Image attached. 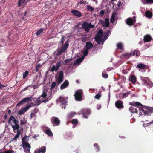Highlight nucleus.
Listing matches in <instances>:
<instances>
[{
  "label": "nucleus",
  "instance_id": "f257e3e1",
  "mask_svg": "<svg viewBox=\"0 0 153 153\" xmlns=\"http://www.w3.org/2000/svg\"><path fill=\"white\" fill-rule=\"evenodd\" d=\"M19 121L16 120L13 116H11L8 120V123L9 125H11V126L13 130H17V134L20 135L21 131L19 129L20 126L19 124Z\"/></svg>",
  "mask_w": 153,
  "mask_h": 153
},
{
  "label": "nucleus",
  "instance_id": "f03ea898",
  "mask_svg": "<svg viewBox=\"0 0 153 153\" xmlns=\"http://www.w3.org/2000/svg\"><path fill=\"white\" fill-rule=\"evenodd\" d=\"M130 105H131L129 108V111L132 113H138V111L137 109L138 108L140 110V108L138 107L139 106H143V105L140 103L138 102H133L130 103Z\"/></svg>",
  "mask_w": 153,
  "mask_h": 153
},
{
  "label": "nucleus",
  "instance_id": "7ed1b4c3",
  "mask_svg": "<svg viewBox=\"0 0 153 153\" xmlns=\"http://www.w3.org/2000/svg\"><path fill=\"white\" fill-rule=\"evenodd\" d=\"M146 110H144L143 108L140 109V115H144L146 116H150L151 114L153 112V108L147 107L146 108Z\"/></svg>",
  "mask_w": 153,
  "mask_h": 153
},
{
  "label": "nucleus",
  "instance_id": "20e7f679",
  "mask_svg": "<svg viewBox=\"0 0 153 153\" xmlns=\"http://www.w3.org/2000/svg\"><path fill=\"white\" fill-rule=\"evenodd\" d=\"M58 76H55L56 82L57 83L58 85H59L63 80L64 73L62 71H58L57 72Z\"/></svg>",
  "mask_w": 153,
  "mask_h": 153
},
{
  "label": "nucleus",
  "instance_id": "39448f33",
  "mask_svg": "<svg viewBox=\"0 0 153 153\" xmlns=\"http://www.w3.org/2000/svg\"><path fill=\"white\" fill-rule=\"evenodd\" d=\"M83 92L81 90H79L76 91L74 95V97L76 100L81 101L82 100Z\"/></svg>",
  "mask_w": 153,
  "mask_h": 153
},
{
  "label": "nucleus",
  "instance_id": "423d86ee",
  "mask_svg": "<svg viewBox=\"0 0 153 153\" xmlns=\"http://www.w3.org/2000/svg\"><path fill=\"white\" fill-rule=\"evenodd\" d=\"M69 44L67 42H66L60 51H58L56 53V55L59 56L64 53L67 49L69 45Z\"/></svg>",
  "mask_w": 153,
  "mask_h": 153
},
{
  "label": "nucleus",
  "instance_id": "0eeeda50",
  "mask_svg": "<svg viewBox=\"0 0 153 153\" xmlns=\"http://www.w3.org/2000/svg\"><path fill=\"white\" fill-rule=\"evenodd\" d=\"M51 122L53 126H58L60 123V120L56 117H53L51 118Z\"/></svg>",
  "mask_w": 153,
  "mask_h": 153
},
{
  "label": "nucleus",
  "instance_id": "6e6552de",
  "mask_svg": "<svg viewBox=\"0 0 153 153\" xmlns=\"http://www.w3.org/2000/svg\"><path fill=\"white\" fill-rule=\"evenodd\" d=\"M123 102V101L117 100L115 103V106L118 109H121L124 108Z\"/></svg>",
  "mask_w": 153,
  "mask_h": 153
},
{
  "label": "nucleus",
  "instance_id": "1a4fd4ad",
  "mask_svg": "<svg viewBox=\"0 0 153 153\" xmlns=\"http://www.w3.org/2000/svg\"><path fill=\"white\" fill-rule=\"evenodd\" d=\"M59 100L61 106L62 108L65 109V106L66 105L67 103V100L61 97H60L59 98Z\"/></svg>",
  "mask_w": 153,
  "mask_h": 153
},
{
  "label": "nucleus",
  "instance_id": "9d476101",
  "mask_svg": "<svg viewBox=\"0 0 153 153\" xmlns=\"http://www.w3.org/2000/svg\"><path fill=\"white\" fill-rule=\"evenodd\" d=\"M31 99V97H29L23 98L22 100L18 102V103L17 105V106H19L21 105H22L27 102H28L30 101Z\"/></svg>",
  "mask_w": 153,
  "mask_h": 153
},
{
  "label": "nucleus",
  "instance_id": "9b49d317",
  "mask_svg": "<svg viewBox=\"0 0 153 153\" xmlns=\"http://www.w3.org/2000/svg\"><path fill=\"white\" fill-rule=\"evenodd\" d=\"M31 107V105H29L23 108L18 112V114L22 115L24 114L25 112H26L27 110H28Z\"/></svg>",
  "mask_w": 153,
  "mask_h": 153
},
{
  "label": "nucleus",
  "instance_id": "f8f14e48",
  "mask_svg": "<svg viewBox=\"0 0 153 153\" xmlns=\"http://www.w3.org/2000/svg\"><path fill=\"white\" fill-rule=\"evenodd\" d=\"M46 148L45 146H43L39 149H36L34 151V153H45Z\"/></svg>",
  "mask_w": 153,
  "mask_h": 153
},
{
  "label": "nucleus",
  "instance_id": "ddd939ff",
  "mask_svg": "<svg viewBox=\"0 0 153 153\" xmlns=\"http://www.w3.org/2000/svg\"><path fill=\"white\" fill-rule=\"evenodd\" d=\"M82 27L87 32L89 31V29L88 28V23L86 22H83L82 25Z\"/></svg>",
  "mask_w": 153,
  "mask_h": 153
},
{
  "label": "nucleus",
  "instance_id": "4468645a",
  "mask_svg": "<svg viewBox=\"0 0 153 153\" xmlns=\"http://www.w3.org/2000/svg\"><path fill=\"white\" fill-rule=\"evenodd\" d=\"M126 23L128 25L131 26L134 24L135 21L132 18L130 17L127 19Z\"/></svg>",
  "mask_w": 153,
  "mask_h": 153
},
{
  "label": "nucleus",
  "instance_id": "2eb2a0df",
  "mask_svg": "<svg viewBox=\"0 0 153 153\" xmlns=\"http://www.w3.org/2000/svg\"><path fill=\"white\" fill-rule=\"evenodd\" d=\"M152 39L151 36L150 35L147 34L144 36L143 41L145 42H149Z\"/></svg>",
  "mask_w": 153,
  "mask_h": 153
},
{
  "label": "nucleus",
  "instance_id": "dca6fc26",
  "mask_svg": "<svg viewBox=\"0 0 153 153\" xmlns=\"http://www.w3.org/2000/svg\"><path fill=\"white\" fill-rule=\"evenodd\" d=\"M90 110L89 109H85L82 112L83 117L85 118H88V116L90 115Z\"/></svg>",
  "mask_w": 153,
  "mask_h": 153
},
{
  "label": "nucleus",
  "instance_id": "f3484780",
  "mask_svg": "<svg viewBox=\"0 0 153 153\" xmlns=\"http://www.w3.org/2000/svg\"><path fill=\"white\" fill-rule=\"evenodd\" d=\"M71 13L74 16L78 17H80L82 16L81 13L79 11L74 10L71 11Z\"/></svg>",
  "mask_w": 153,
  "mask_h": 153
},
{
  "label": "nucleus",
  "instance_id": "a211bd4d",
  "mask_svg": "<svg viewBox=\"0 0 153 153\" xmlns=\"http://www.w3.org/2000/svg\"><path fill=\"white\" fill-rule=\"evenodd\" d=\"M131 56H140V53L139 50H134L133 51H131L130 53Z\"/></svg>",
  "mask_w": 153,
  "mask_h": 153
},
{
  "label": "nucleus",
  "instance_id": "6ab92c4d",
  "mask_svg": "<svg viewBox=\"0 0 153 153\" xmlns=\"http://www.w3.org/2000/svg\"><path fill=\"white\" fill-rule=\"evenodd\" d=\"M69 84L68 81L67 80H65L63 83L60 86V89H63L67 87Z\"/></svg>",
  "mask_w": 153,
  "mask_h": 153
},
{
  "label": "nucleus",
  "instance_id": "aec40b11",
  "mask_svg": "<svg viewBox=\"0 0 153 153\" xmlns=\"http://www.w3.org/2000/svg\"><path fill=\"white\" fill-rule=\"evenodd\" d=\"M22 147L24 150L27 148L30 149L31 146L27 142H23L22 143Z\"/></svg>",
  "mask_w": 153,
  "mask_h": 153
},
{
  "label": "nucleus",
  "instance_id": "412c9836",
  "mask_svg": "<svg viewBox=\"0 0 153 153\" xmlns=\"http://www.w3.org/2000/svg\"><path fill=\"white\" fill-rule=\"evenodd\" d=\"M84 59V56H82L81 58H78L74 62V65H75L76 64H79Z\"/></svg>",
  "mask_w": 153,
  "mask_h": 153
},
{
  "label": "nucleus",
  "instance_id": "4be33fe9",
  "mask_svg": "<svg viewBox=\"0 0 153 153\" xmlns=\"http://www.w3.org/2000/svg\"><path fill=\"white\" fill-rule=\"evenodd\" d=\"M86 47L87 49H91L93 47V44L91 42H86Z\"/></svg>",
  "mask_w": 153,
  "mask_h": 153
},
{
  "label": "nucleus",
  "instance_id": "5701e85b",
  "mask_svg": "<svg viewBox=\"0 0 153 153\" xmlns=\"http://www.w3.org/2000/svg\"><path fill=\"white\" fill-rule=\"evenodd\" d=\"M136 67L139 68L140 70L141 69H144L146 68V65L144 64L140 63L138 64Z\"/></svg>",
  "mask_w": 153,
  "mask_h": 153
},
{
  "label": "nucleus",
  "instance_id": "b1692460",
  "mask_svg": "<svg viewBox=\"0 0 153 153\" xmlns=\"http://www.w3.org/2000/svg\"><path fill=\"white\" fill-rule=\"evenodd\" d=\"M96 41L97 42L98 44H100L101 43H103V39H102V37H95Z\"/></svg>",
  "mask_w": 153,
  "mask_h": 153
},
{
  "label": "nucleus",
  "instance_id": "393cba45",
  "mask_svg": "<svg viewBox=\"0 0 153 153\" xmlns=\"http://www.w3.org/2000/svg\"><path fill=\"white\" fill-rule=\"evenodd\" d=\"M145 14L146 16L149 18H152V13L150 11L146 12Z\"/></svg>",
  "mask_w": 153,
  "mask_h": 153
},
{
  "label": "nucleus",
  "instance_id": "a878e982",
  "mask_svg": "<svg viewBox=\"0 0 153 153\" xmlns=\"http://www.w3.org/2000/svg\"><path fill=\"white\" fill-rule=\"evenodd\" d=\"M103 33L102 30L101 29H100L98 32V33L96 35L95 37H102Z\"/></svg>",
  "mask_w": 153,
  "mask_h": 153
},
{
  "label": "nucleus",
  "instance_id": "bb28decb",
  "mask_svg": "<svg viewBox=\"0 0 153 153\" xmlns=\"http://www.w3.org/2000/svg\"><path fill=\"white\" fill-rule=\"evenodd\" d=\"M45 133L49 136L52 137L53 136V133L50 129L46 130L45 131Z\"/></svg>",
  "mask_w": 153,
  "mask_h": 153
},
{
  "label": "nucleus",
  "instance_id": "cd10ccee",
  "mask_svg": "<svg viewBox=\"0 0 153 153\" xmlns=\"http://www.w3.org/2000/svg\"><path fill=\"white\" fill-rule=\"evenodd\" d=\"M131 56V53H124V54H123L121 57L122 58H127L128 59L129 57Z\"/></svg>",
  "mask_w": 153,
  "mask_h": 153
},
{
  "label": "nucleus",
  "instance_id": "c85d7f7f",
  "mask_svg": "<svg viewBox=\"0 0 153 153\" xmlns=\"http://www.w3.org/2000/svg\"><path fill=\"white\" fill-rule=\"evenodd\" d=\"M109 20L108 18H106L105 19V25H103V26L107 27H109Z\"/></svg>",
  "mask_w": 153,
  "mask_h": 153
},
{
  "label": "nucleus",
  "instance_id": "c756f323",
  "mask_svg": "<svg viewBox=\"0 0 153 153\" xmlns=\"http://www.w3.org/2000/svg\"><path fill=\"white\" fill-rule=\"evenodd\" d=\"M130 80L132 83H134L136 81V77L134 75H132L131 76Z\"/></svg>",
  "mask_w": 153,
  "mask_h": 153
},
{
  "label": "nucleus",
  "instance_id": "7c9ffc66",
  "mask_svg": "<svg viewBox=\"0 0 153 153\" xmlns=\"http://www.w3.org/2000/svg\"><path fill=\"white\" fill-rule=\"evenodd\" d=\"M44 30V28H41L38 31H37L36 32V34L37 36L41 34L44 33V32H43Z\"/></svg>",
  "mask_w": 153,
  "mask_h": 153
},
{
  "label": "nucleus",
  "instance_id": "2f4dec72",
  "mask_svg": "<svg viewBox=\"0 0 153 153\" xmlns=\"http://www.w3.org/2000/svg\"><path fill=\"white\" fill-rule=\"evenodd\" d=\"M144 82L148 85H149V87H152L153 86V83L150 81H147V80H144Z\"/></svg>",
  "mask_w": 153,
  "mask_h": 153
},
{
  "label": "nucleus",
  "instance_id": "473e14b6",
  "mask_svg": "<svg viewBox=\"0 0 153 153\" xmlns=\"http://www.w3.org/2000/svg\"><path fill=\"white\" fill-rule=\"evenodd\" d=\"M72 58L68 59H65L64 62L62 61V62L64 64V65H66L67 63L71 62L72 61Z\"/></svg>",
  "mask_w": 153,
  "mask_h": 153
},
{
  "label": "nucleus",
  "instance_id": "72a5a7b5",
  "mask_svg": "<svg viewBox=\"0 0 153 153\" xmlns=\"http://www.w3.org/2000/svg\"><path fill=\"white\" fill-rule=\"evenodd\" d=\"M58 69L59 68L56 66L53 65L51 69V71L52 72H53L54 71H57Z\"/></svg>",
  "mask_w": 153,
  "mask_h": 153
},
{
  "label": "nucleus",
  "instance_id": "f704fd0d",
  "mask_svg": "<svg viewBox=\"0 0 153 153\" xmlns=\"http://www.w3.org/2000/svg\"><path fill=\"white\" fill-rule=\"evenodd\" d=\"M28 73V71H26L23 74V79H25L27 77Z\"/></svg>",
  "mask_w": 153,
  "mask_h": 153
},
{
  "label": "nucleus",
  "instance_id": "c9c22d12",
  "mask_svg": "<svg viewBox=\"0 0 153 153\" xmlns=\"http://www.w3.org/2000/svg\"><path fill=\"white\" fill-rule=\"evenodd\" d=\"M87 9L88 10L91 12L93 11L94 9L92 6L88 5L87 6Z\"/></svg>",
  "mask_w": 153,
  "mask_h": 153
},
{
  "label": "nucleus",
  "instance_id": "e433bc0d",
  "mask_svg": "<svg viewBox=\"0 0 153 153\" xmlns=\"http://www.w3.org/2000/svg\"><path fill=\"white\" fill-rule=\"evenodd\" d=\"M117 45L118 49L121 50H122L123 49V45L121 43H119L117 44Z\"/></svg>",
  "mask_w": 153,
  "mask_h": 153
},
{
  "label": "nucleus",
  "instance_id": "4c0bfd02",
  "mask_svg": "<svg viewBox=\"0 0 153 153\" xmlns=\"http://www.w3.org/2000/svg\"><path fill=\"white\" fill-rule=\"evenodd\" d=\"M94 146L95 147L96 152H97L99 151L100 149L99 146L97 143H94Z\"/></svg>",
  "mask_w": 153,
  "mask_h": 153
},
{
  "label": "nucleus",
  "instance_id": "58836bf2",
  "mask_svg": "<svg viewBox=\"0 0 153 153\" xmlns=\"http://www.w3.org/2000/svg\"><path fill=\"white\" fill-rule=\"evenodd\" d=\"M75 115V114L73 112L69 113L68 115V119L72 118Z\"/></svg>",
  "mask_w": 153,
  "mask_h": 153
},
{
  "label": "nucleus",
  "instance_id": "ea45409f",
  "mask_svg": "<svg viewBox=\"0 0 153 153\" xmlns=\"http://www.w3.org/2000/svg\"><path fill=\"white\" fill-rule=\"evenodd\" d=\"M56 86V83L55 82H52L51 87L50 88V89L51 90H53L55 88Z\"/></svg>",
  "mask_w": 153,
  "mask_h": 153
},
{
  "label": "nucleus",
  "instance_id": "a19ab883",
  "mask_svg": "<svg viewBox=\"0 0 153 153\" xmlns=\"http://www.w3.org/2000/svg\"><path fill=\"white\" fill-rule=\"evenodd\" d=\"M71 122L72 124L76 125L78 123V120L77 119H73Z\"/></svg>",
  "mask_w": 153,
  "mask_h": 153
},
{
  "label": "nucleus",
  "instance_id": "79ce46f5",
  "mask_svg": "<svg viewBox=\"0 0 153 153\" xmlns=\"http://www.w3.org/2000/svg\"><path fill=\"white\" fill-rule=\"evenodd\" d=\"M64 38H65L64 36L63 35H62V38L60 42L59 43V44L61 45H63Z\"/></svg>",
  "mask_w": 153,
  "mask_h": 153
},
{
  "label": "nucleus",
  "instance_id": "37998d69",
  "mask_svg": "<svg viewBox=\"0 0 153 153\" xmlns=\"http://www.w3.org/2000/svg\"><path fill=\"white\" fill-rule=\"evenodd\" d=\"M130 92H127L126 93H123V94L122 98L126 97L128 96V95L130 94Z\"/></svg>",
  "mask_w": 153,
  "mask_h": 153
},
{
  "label": "nucleus",
  "instance_id": "c03bdc74",
  "mask_svg": "<svg viewBox=\"0 0 153 153\" xmlns=\"http://www.w3.org/2000/svg\"><path fill=\"white\" fill-rule=\"evenodd\" d=\"M47 96V94L46 92H45L44 91H43L42 95L40 97H42L43 98H45Z\"/></svg>",
  "mask_w": 153,
  "mask_h": 153
},
{
  "label": "nucleus",
  "instance_id": "a18cd8bd",
  "mask_svg": "<svg viewBox=\"0 0 153 153\" xmlns=\"http://www.w3.org/2000/svg\"><path fill=\"white\" fill-rule=\"evenodd\" d=\"M40 100H36L35 102V103H36V104L35 105H36L37 106H38L42 102Z\"/></svg>",
  "mask_w": 153,
  "mask_h": 153
},
{
  "label": "nucleus",
  "instance_id": "49530a36",
  "mask_svg": "<svg viewBox=\"0 0 153 153\" xmlns=\"http://www.w3.org/2000/svg\"><path fill=\"white\" fill-rule=\"evenodd\" d=\"M25 1V0H19L18 3V6H21V4H23Z\"/></svg>",
  "mask_w": 153,
  "mask_h": 153
},
{
  "label": "nucleus",
  "instance_id": "de8ad7c7",
  "mask_svg": "<svg viewBox=\"0 0 153 153\" xmlns=\"http://www.w3.org/2000/svg\"><path fill=\"white\" fill-rule=\"evenodd\" d=\"M88 49H86L84 50L83 52V53L84 56H86L87 55L88 53Z\"/></svg>",
  "mask_w": 153,
  "mask_h": 153
},
{
  "label": "nucleus",
  "instance_id": "09e8293b",
  "mask_svg": "<svg viewBox=\"0 0 153 153\" xmlns=\"http://www.w3.org/2000/svg\"><path fill=\"white\" fill-rule=\"evenodd\" d=\"M95 26L94 25L91 24V23H88V28L90 29V28H93Z\"/></svg>",
  "mask_w": 153,
  "mask_h": 153
},
{
  "label": "nucleus",
  "instance_id": "8fccbe9b",
  "mask_svg": "<svg viewBox=\"0 0 153 153\" xmlns=\"http://www.w3.org/2000/svg\"><path fill=\"white\" fill-rule=\"evenodd\" d=\"M61 63H62V62L59 61L56 64V66L58 68H59V67L61 66Z\"/></svg>",
  "mask_w": 153,
  "mask_h": 153
},
{
  "label": "nucleus",
  "instance_id": "3c124183",
  "mask_svg": "<svg viewBox=\"0 0 153 153\" xmlns=\"http://www.w3.org/2000/svg\"><path fill=\"white\" fill-rule=\"evenodd\" d=\"M111 33L110 31L109 30L107 31L106 32L104 33V35L106 36H109V34Z\"/></svg>",
  "mask_w": 153,
  "mask_h": 153
},
{
  "label": "nucleus",
  "instance_id": "603ef678",
  "mask_svg": "<svg viewBox=\"0 0 153 153\" xmlns=\"http://www.w3.org/2000/svg\"><path fill=\"white\" fill-rule=\"evenodd\" d=\"M19 134H16L13 138H12V141L16 140H17V139L19 138Z\"/></svg>",
  "mask_w": 153,
  "mask_h": 153
},
{
  "label": "nucleus",
  "instance_id": "864d4df0",
  "mask_svg": "<svg viewBox=\"0 0 153 153\" xmlns=\"http://www.w3.org/2000/svg\"><path fill=\"white\" fill-rule=\"evenodd\" d=\"M101 95L100 94H97L95 96V98L96 99H99L101 97Z\"/></svg>",
  "mask_w": 153,
  "mask_h": 153
},
{
  "label": "nucleus",
  "instance_id": "5fc2aeb1",
  "mask_svg": "<svg viewBox=\"0 0 153 153\" xmlns=\"http://www.w3.org/2000/svg\"><path fill=\"white\" fill-rule=\"evenodd\" d=\"M39 109L38 108H36L33 110L32 112H33V113L36 114L39 111Z\"/></svg>",
  "mask_w": 153,
  "mask_h": 153
},
{
  "label": "nucleus",
  "instance_id": "6e6d98bb",
  "mask_svg": "<svg viewBox=\"0 0 153 153\" xmlns=\"http://www.w3.org/2000/svg\"><path fill=\"white\" fill-rule=\"evenodd\" d=\"M35 116L36 114L33 112H32L30 115V119H32L33 117H35Z\"/></svg>",
  "mask_w": 153,
  "mask_h": 153
},
{
  "label": "nucleus",
  "instance_id": "4d7b16f0",
  "mask_svg": "<svg viewBox=\"0 0 153 153\" xmlns=\"http://www.w3.org/2000/svg\"><path fill=\"white\" fill-rule=\"evenodd\" d=\"M102 76L104 78H108V74H105L103 73L102 74Z\"/></svg>",
  "mask_w": 153,
  "mask_h": 153
},
{
  "label": "nucleus",
  "instance_id": "13d9d810",
  "mask_svg": "<svg viewBox=\"0 0 153 153\" xmlns=\"http://www.w3.org/2000/svg\"><path fill=\"white\" fill-rule=\"evenodd\" d=\"M145 1L146 3H153V0H145Z\"/></svg>",
  "mask_w": 153,
  "mask_h": 153
},
{
  "label": "nucleus",
  "instance_id": "bf43d9fd",
  "mask_svg": "<svg viewBox=\"0 0 153 153\" xmlns=\"http://www.w3.org/2000/svg\"><path fill=\"white\" fill-rule=\"evenodd\" d=\"M14 152L13 150L11 151H5L4 153H13Z\"/></svg>",
  "mask_w": 153,
  "mask_h": 153
},
{
  "label": "nucleus",
  "instance_id": "052dcab7",
  "mask_svg": "<svg viewBox=\"0 0 153 153\" xmlns=\"http://www.w3.org/2000/svg\"><path fill=\"white\" fill-rule=\"evenodd\" d=\"M104 13L105 11L104 10H102L100 11L99 14L102 16L104 15Z\"/></svg>",
  "mask_w": 153,
  "mask_h": 153
},
{
  "label": "nucleus",
  "instance_id": "680f3d73",
  "mask_svg": "<svg viewBox=\"0 0 153 153\" xmlns=\"http://www.w3.org/2000/svg\"><path fill=\"white\" fill-rule=\"evenodd\" d=\"M40 66V64L36 66V71H37V72L38 71V70H39V68Z\"/></svg>",
  "mask_w": 153,
  "mask_h": 153
},
{
  "label": "nucleus",
  "instance_id": "e2e57ef3",
  "mask_svg": "<svg viewBox=\"0 0 153 153\" xmlns=\"http://www.w3.org/2000/svg\"><path fill=\"white\" fill-rule=\"evenodd\" d=\"M26 122L24 120H21L20 121V124L21 125H24L25 124Z\"/></svg>",
  "mask_w": 153,
  "mask_h": 153
},
{
  "label": "nucleus",
  "instance_id": "0e129e2a",
  "mask_svg": "<svg viewBox=\"0 0 153 153\" xmlns=\"http://www.w3.org/2000/svg\"><path fill=\"white\" fill-rule=\"evenodd\" d=\"M48 98L49 97H48V98L47 97L46 98V100L42 101H41V102H45V103L46 102H48V101L49 100L48 99Z\"/></svg>",
  "mask_w": 153,
  "mask_h": 153
},
{
  "label": "nucleus",
  "instance_id": "69168bd1",
  "mask_svg": "<svg viewBox=\"0 0 153 153\" xmlns=\"http://www.w3.org/2000/svg\"><path fill=\"white\" fill-rule=\"evenodd\" d=\"M5 87V86L4 85H2L0 82V89L2 88H4Z\"/></svg>",
  "mask_w": 153,
  "mask_h": 153
},
{
  "label": "nucleus",
  "instance_id": "338daca9",
  "mask_svg": "<svg viewBox=\"0 0 153 153\" xmlns=\"http://www.w3.org/2000/svg\"><path fill=\"white\" fill-rule=\"evenodd\" d=\"M110 20L111 22L113 23L115 21L114 18H111Z\"/></svg>",
  "mask_w": 153,
  "mask_h": 153
},
{
  "label": "nucleus",
  "instance_id": "774afa93",
  "mask_svg": "<svg viewBox=\"0 0 153 153\" xmlns=\"http://www.w3.org/2000/svg\"><path fill=\"white\" fill-rule=\"evenodd\" d=\"M122 72L124 74H126L127 73V71L126 70L124 69L122 70Z\"/></svg>",
  "mask_w": 153,
  "mask_h": 153
}]
</instances>
